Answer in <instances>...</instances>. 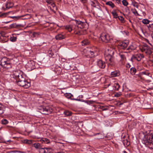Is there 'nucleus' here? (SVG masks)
Returning <instances> with one entry per match:
<instances>
[{
    "instance_id": "473e14b6",
    "label": "nucleus",
    "mask_w": 153,
    "mask_h": 153,
    "mask_svg": "<svg viewBox=\"0 0 153 153\" xmlns=\"http://www.w3.org/2000/svg\"><path fill=\"white\" fill-rule=\"evenodd\" d=\"M42 140L43 142L46 144H48L50 143L49 140L46 138H43L42 139Z\"/></svg>"
},
{
    "instance_id": "412c9836",
    "label": "nucleus",
    "mask_w": 153,
    "mask_h": 153,
    "mask_svg": "<svg viewBox=\"0 0 153 153\" xmlns=\"http://www.w3.org/2000/svg\"><path fill=\"white\" fill-rule=\"evenodd\" d=\"M113 87L114 90L118 91L119 89L120 86L118 83H115L113 85Z\"/></svg>"
},
{
    "instance_id": "1a4fd4ad",
    "label": "nucleus",
    "mask_w": 153,
    "mask_h": 153,
    "mask_svg": "<svg viewBox=\"0 0 153 153\" xmlns=\"http://www.w3.org/2000/svg\"><path fill=\"white\" fill-rule=\"evenodd\" d=\"M143 58L144 56L143 54H138L133 56L131 58V60L132 61L135 60L140 61Z\"/></svg>"
},
{
    "instance_id": "37998d69",
    "label": "nucleus",
    "mask_w": 153,
    "mask_h": 153,
    "mask_svg": "<svg viewBox=\"0 0 153 153\" xmlns=\"http://www.w3.org/2000/svg\"><path fill=\"white\" fill-rule=\"evenodd\" d=\"M132 4L134 7H136L137 8H138V5L137 3L135 1L132 2Z\"/></svg>"
},
{
    "instance_id": "79ce46f5",
    "label": "nucleus",
    "mask_w": 153,
    "mask_h": 153,
    "mask_svg": "<svg viewBox=\"0 0 153 153\" xmlns=\"http://www.w3.org/2000/svg\"><path fill=\"white\" fill-rule=\"evenodd\" d=\"M123 4L125 6H127L128 3L126 0H123L122 1Z\"/></svg>"
},
{
    "instance_id": "5701e85b",
    "label": "nucleus",
    "mask_w": 153,
    "mask_h": 153,
    "mask_svg": "<svg viewBox=\"0 0 153 153\" xmlns=\"http://www.w3.org/2000/svg\"><path fill=\"white\" fill-rule=\"evenodd\" d=\"M33 146L36 149H39L41 148L40 144L39 143H34L33 144Z\"/></svg>"
},
{
    "instance_id": "ddd939ff",
    "label": "nucleus",
    "mask_w": 153,
    "mask_h": 153,
    "mask_svg": "<svg viewBox=\"0 0 153 153\" xmlns=\"http://www.w3.org/2000/svg\"><path fill=\"white\" fill-rule=\"evenodd\" d=\"M23 27V26L22 25L18 24L15 23L10 25L9 26V28L12 29L15 28L16 29H19Z\"/></svg>"
},
{
    "instance_id": "a19ab883",
    "label": "nucleus",
    "mask_w": 153,
    "mask_h": 153,
    "mask_svg": "<svg viewBox=\"0 0 153 153\" xmlns=\"http://www.w3.org/2000/svg\"><path fill=\"white\" fill-rule=\"evenodd\" d=\"M142 75H145L147 76H149L150 73L148 71H143L141 72Z\"/></svg>"
},
{
    "instance_id": "f8f14e48",
    "label": "nucleus",
    "mask_w": 153,
    "mask_h": 153,
    "mask_svg": "<svg viewBox=\"0 0 153 153\" xmlns=\"http://www.w3.org/2000/svg\"><path fill=\"white\" fill-rule=\"evenodd\" d=\"M97 65L101 68H104L105 66V63L101 60H99L97 62Z\"/></svg>"
},
{
    "instance_id": "f3484780",
    "label": "nucleus",
    "mask_w": 153,
    "mask_h": 153,
    "mask_svg": "<svg viewBox=\"0 0 153 153\" xmlns=\"http://www.w3.org/2000/svg\"><path fill=\"white\" fill-rule=\"evenodd\" d=\"M120 75V72L119 71H115L111 73V76L112 77H115L118 76Z\"/></svg>"
},
{
    "instance_id": "cd10ccee",
    "label": "nucleus",
    "mask_w": 153,
    "mask_h": 153,
    "mask_svg": "<svg viewBox=\"0 0 153 153\" xmlns=\"http://www.w3.org/2000/svg\"><path fill=\"white\" fill-rule=\"evenodd\" d=\"M106 4L111 6L112 8H113L115 6L113 3L111 1H108L106 3Z\"/></svg>"
},
{
    "instance_id": "a878e982",
    "label": "nucleus",
    "mask_w": 153,
    "mask_h": 153,
    "mask_svg": "<svg viewBox=\"0 0 153 153\" xmlns=\"http://www.w3.org/2000/svg\"><path fill=\"white\" fill-rule=\"evenodd\" d=\"M111 13L114 18L117 19V18H118L119 16H118V15L117 13L115 11H112Z\"/></svg>"
},
{
    "instance_id": "bb28decb",
    "label": "nucleus",
    "mask_w": 153,
    "mask_h": 153,
    "mask_svg": "<svg viewBox=\"0 0 153 153\" xmlns=\"http://www.w3.org/2000/svg\"><path fill=\"white\" fill-rule=\"evenodd\" d=\"M136 69L134 68H131L130 72L132 75L135 74L136 72Z\"/></svg>"
},
{
    "instance_id": "f704fd0d",
    "label": "nucleus",
    "mask_w": 153,
    "mask_h": 153,
    "mask_svg": "<svg viewBox=\"0 0 153 153\" xmlns=\"http://www.w3.org/2000/svg\"><path fill=\"white\" fill-rule=\"evenodd\" d=\"M122 95L121 92H119L116 93L114 94V96L116 97H119L120 96Z\"/></svg>"
},
{
    "instance_id": "7c9ffc66",
    "label": "nucleus",
    "mask_w": 153,
    "mask_h": 153,
    "mask_svg": "<svg viewBox=\"0 0 153 153\" xmlns=\"http://www.w3.org/2000/svg\"><path fill=\"white\" fill-rule=\"evenodd\" d=\"M64 114L67 116H70L71 115V112L68 111H66L64 112Z\"/></svg>"
},
{
    "instance_id": "72a5a7b5",
    "label": "nucleus",
    "mask_w": 153,
    "mask_h": 153,
    "mask_svg": "<svg viewBox=\"0 0 153 153\" xmlns=\"http://www.w3.org/2000/svg\"><path fill=\"white\" fill-rule=\"evenodd\" d=\"M149 30L153 32V24H149L148 26Z\"/></svg>"
},
{
    "instance_id": "680f3d73",
    "label": "nucleus",
    "mask_w": 153,
    "mask_h": 153,
    "mask_svg": "<svg viewBox=\"0 0 153 153\" xmlns=\"http://www.w3.org/2000/svg\"><path fill=\"white\" fill-rule=\"evenodd\" d=\"M152 39L153 40V36H152Z\"/></svg>"
},
{
    "instance_id": "0e129e2a",
    "label": "nucleus",
    "mask_w": 153,
    "mask_h": 153,
    "mask_svg": "<svg viewBox=\"0 0 153 153\" xmlns=\"http://www.w3.org/2000/svg\"><path fill=\"white\" fill-rule=\"evenodd\" d=\"M149 44L150 45H151V44H150V43H149Z\"/></svg>"
},
{
    "instance_id": "4be33fe9",
    "label": "nucleus",
    "mask_w": 153,
    "mask_h": 153,
    "mask_svg": "<svg viewBox=\"0 0 153 153\" xmlns=\"http://www.w3.org/2000/svg\"><path fill=\"white\" fill-rule=\"evenodd\" d=\"M82 45H89L90 42L88 39H85L82 42Z\"/></svg>"
},
{
    "instance_id": "8fccbe9b",
    "label": "nucleus",
    "mask_w": 153,
    "mask_h": 153,
    "mask_svg": "<svg viewBox=\"0 0 153 153\" xmlns=\"http://www.w3.org/2000/svg\"><path fill=\"white\" fill-rule=\"evenodd\" d=\"M126 66L127 68H129L131 67V65L129 64V63H128L126 64Z\"/></svg>"
},
{
    "instance_id": "ea45409f",
    "label": "nucleus",
    "mask_w": 153,
    "mask_h": 153,
    "mask_svg": "<svg viewBox=\"0 0 153 153\" xmlns=\"http://www.w3.org/2000/svg\"><path fill=\"white\" fill-rule=\"evenodd\" d=\"M65 97L67 98H70L72 96V95L70 93H66L65 94Z\"/></svg>"
},
{
    "instance_id": "f257e3e1",
    "label": "nucleus",
    "mask_w": 153,
    "mask_h": 153,
    "mask_svg": "<svg viewBox=\"0 0 153 153\" xmlns=\"http://www.w3.org/2000/svg\"><path fill=\"white\" fill-rule=\"evenodd\" d=\"M23 74L20 70L14 71L10 75L11 79L13 82H16L19 86L27 88L30 86V83L25 79Z\"/></svg>"
},
{
    "instance_id": "3c124183",
    "label": "nucleus",
    "mask_w": 153,
    "mask_h": 153,
    "mask_svg": "<svg viewBox=\"0 0 153 153\" xmlns=\"http://www.w3.org/2000/svg\"><path fill=\"white\" fill-rule=\"evenodd\" d=\"M51 5L52 6L54 7H55L56 6V5L55 4H54L53 1V3H52V4H51Z\"/></svg>"
},
{
    "instance_id": "2eb2a0df",
    "label": "nucleus",
    "mask_w": 153,
    "mask_h": 153,
    "mask_svg": "<svg viewBox=\"0 0 153 153\" xmlns=\"http://www.w3.org/2000/svg\"><path fill=\"white\" fill-rule=\"evenodd\" d=\"M128 44V42L127 41L126 42H123L120 43L119 44V46L121 48L124 49L127 46Z\"/></svg>"
},
{
    "instance_id": "6e6d98bb",
    "label": "nucleus",
    "mask_w": 153,
    "mask_h": 153,
    "mask_svg": "<svg viewBox=\"0 0 153 153\" xmlns=\"http://www.w3.org/2000/svg\"><path fill=\"white\" fill-rule=\"evenodd\" d=\"M111 85L110 84H109L107 85V86L109 87V86H110Z\"/></svg>"
},
{
    "instance_id": "f03ea898",
    "label": "nucleus",
    "mask_w": 153,
    "mask_h": 153,
    "mask_svg": "<svg viewBox=\"0 0 153 153\" xmlns=\"http://www.w3.org/2000/svg\"><path fill=\"white\" fill-rule=\"evenodd\" d=\"M16 58L9 59L6 57H0V65L7 69L11 68V65L15 64V59Z\"/></svg>"
},
{
    "instance_id": "09e8293b",
    "label": "nucleus",
    "mask_w": 153,
    "mask_h": 153,
    "mask_svg": "<svg viewBox=\"0 0 153 153\" xmlns=\"http://www.w3.org/2000/svg\"><path fill=\"white\" fill-rule=\"evenodd\" d=\"M10 17V18H12L13 19H14V18H15V19H19L20 17H21V16H10L9 17Z\"/></svg>"
},
{
    "instance_id": "9d476101",
    "label": "nucleus",
    "mask_w": 153,
    "mask_h": 153,
    "mask_svg": "<svg viewBox=\"0 0 153 153\" xmlns=\"http://www.w3.org/2000/svg\"><path fill=\"white\" fill-rule=\"evenodd\" d=\"M75 22L78 27H79L81 29H82L83 28H84L85 26L87 25V23L86 22H82L80 21L75 20Z\"/></svg>"
},
{
    "instance_id": "13d9d810",
    "label": "nucleus",
    "mask_w": 153,
    "mask_h": 153,
    "mask_svg": "<svg viewBox=\"0 0 153 153\" xmlns=\"http://www.w3.org/2000/svg\"><path fill=\"white\" fill-rule=\"evenodd\" d=\"M10 22H5V23H6V24H7V23H9Z\"/></svg>"
},
{
    "instance_id": "de8ad7c7",
    "label": "nucleus",
    "mask_w": 153,
    "mask_h": 153,
    "mask_svg": "<svg viewBox=\"0 0 153 153\" xmlns=\"http://www.w3.org/2000/svg\"><path fill=\"white\" fill-rule=\"evenodd\" d=\"M100 108L103 111L107 110V108H105L103 106H100Z\"/></svg>"
},
{
    "instance_id": "49530a36",
    "label": "nucleus",
    "mask_w": 153,
    "mask_h": 153,
    "mask_svg": "<svg viewBox=\"0 0 153 153\" xmlns=\"http://www.w3.org/2000/svg\"><path fill=\"white\" fill-rule=\"evenodd\" d=\"M53 0H46V1L48 4H52V3L53 1Z\"/></svg>"
},
{
    "instance_id": "6e6552de",
    "label": "nucleus",
    "mask_w": 153,
    "mask_h": 153,
    "mask_svg": "<svg viewBox=\"0 0 153 153\" xmlns=\"http://www.w3.org/2000/svg\"><path fill=\"white\" fill-rule=\"evenodd\" d=\"M73 30L74 31L75 34L78 35H81L83 34V30L81 29L78 26L76 25L74 26H73Z\"/></svg>"
},
{
    "instance_id": "4d7b16f0",
    "label": "nucleus",
    "mask_w": 153,
    "mask_h": 153,
    "mask_svg": "<svg viewBox=\"0 0 153 153\" xmlns=\"http://www.w3.org/2000/svg\"><path fill=\"white\" fill-rule=\"evenodd\" d=\"M11 142V140H9L8 141V142Z\"/></svg>"
},
{
    "instance_id": "0eeeda50",
    "label": "nucleus",
    "mask_w": 153,
    "mask_h": 153,
    "mask_svg": "<svg viewBox=\"0 0 153 153\" xmlns=\"http://www.w3.org/2000/svg\"><path fill=\"white\" fill-rule=\"evenodd\" d=\"M142 52L145 53L147 55H150L152 53V49L147 45H143L140 48Z\"/></svg>"
},
{
    "instance_id": "a18cd8bd",
    "label": "nucleus",
    "mask_w": 153,
    "mask_h": 153,
    "mask_svg": "<svg viewBox=\"0 0 153 153\" xmlns=\"http://www.w3.org/2000/svg\"><path fill=\"white\" fill-rule=\"evenodd\" d=\"M119 19L121 21V22H124V18L122 16H119L118 18H117Z\"/></svg>"
},
{
    "instance_id": "864d4df0",
    "label": "nucleus",
    "mask_w": 153,
    "mask_h": 153,
    "mask_svg": "<svg viewBox=\"0 0 153 153\" xmlns=\"http://www.w3.org/2000/svg\"><path fill=\"white\" fill-rule=\"evenodd\" d=\"M57 153H64L62 152H58Z\"/></svg>"
},
{
    "instance_id": "5fc2aeb1",
    "label": "nucleus",
    "mask_w": 153,
    "mask_h": 153,
    "mask_svg": "<svg viewBox=\"0 0 153 153\" xmlns=\"http://www.w3.org/2000/svg\"><path fill=\"white\" fill-rule=\"evenodd\" d=\"M122 153H127L126 151H124Z\"/></svg>"
},
{
    "instance_id": "58836bf2",
    "label": "nucleus",
    "mask_w": 153,
    "mask_h": 153,
    "mask_svg": "<svg viewBox=\"0 0 153 153\" xmlns=\"http://www.w3.org/2000/svg\"><path fill=\"white\" fill-rule=\"evenodd\" d=\"M16 37L15 36H12L10 37V39L11 41L12 42H15L16 40Z\"/></svg>"
},
{
    "instance_id": "b1692460",
    "label": "nucleus",
    "mask_w": 153,
    "mask_h": 153,
    "mask_svg": "<svg viewBox=\"0 0 153 153\" xmlns=\"http://www.w3.org/2000/svg\"><path fill=\"white\" fill-rule=\"evenodd\" d=\"M1 123L2 124L5 125L8 123V121L5 119H3L1 120Z\"/></svg>"
},
{
    "instance_id": "c9c22d12",
    "label": "nucleus",
    "mask_w": 153,
    "mask_h": 153,
    "mask_svg": "<svg viewBox=\"0 0 153 153\" xmlns=\"http://www.w3.org/2000/svg\"><path fill=\"white\" fill-rule=\"evenodd\" d=\"M149 21L146 19H144L142 20V22L145 24H147L149 23Z\"/></svg>"
},
{
    "instance_id": "e433bc0d",
    "label": "nucleus",
    "mask_w": 153,
    "mask_h": 153,
    "mask_svg": "<svg viewBox=\"0 0 153 153\" xmlns=\"http://www.w3.org/2000/svg\"><path fill=\"white\" fill-rule=\"evenodd\" d=\"M96 2V1H91L90 2V4L92 6H93V7H96V5L95 3Z\"/></svg>"
},
{
    "instance_id": "2f4dec72",
    "label": "nucleus",
    "mask_w": 153,
    "mask_h": 153,
    "mask_svg": "<svg viewBox=\"0 0 153 153\" xmlns=\"http://www.w3.org/2000/svg\"><path fill=\"white\" fill-rule=\"evenodd\" d=\"M24 143L30 144L32 143V141L26 139L24 140Z\"/></svg>"
},
{
    "instance_id": "e2e57ef3",
    "label": "nucleus",
    "mask_w": 153,
    "mask_h": 153,
    "mask_svg": "<svg viewBox=\"0 0 153 153\" xmlns=\"http://www.w3.org/2000/svg\"><path fill=\"white\" fill-rule=\"evenodd\" d=\"M82 1H85V0H82Z\"/></svg>"
},
{
    "instance_id": "338daca9",
    "label": "nucleus",
    "mask_w": 153,
    "mask_h": 153,
    "mask_svg": "<svg viewBox=\"0 0 153 153\" xmlns=\"http://www.w3.org/2000/svg\"><path fill=\"white\" fill-rule=\"evenodd\" d=\"M152 62H153V61H152Z\"/></svg>"
},
{
    "instance_id": "7ed1b4c3",
    "label": "nucleus",
    "mask_w": 153,
    "mask_h": 153,
    "mask_svg": "<svg viewBox=\"0 0 153 153\" xmlns=\"http://www.w3.org/2000/svg\"><path fill=\"white\" fill-rule=\"evenodd\" d=\"M115 50L111 48L108 49L106 51L105 54V60L111 65L114 64V57L113 55L114 54Z\"/></svg>"
},
{
    "instance_id": "c756f323",
    "label": "nucleus",
    "mask_w": 153,
    "mask_h": 153,
    "mask_svg": "<svg viewBox=\"0 0 153 153\" xmlns=\"http://www.w3.org/2000/svg\"><path fill=\"white\" fill-rule=\"evenodd\" d=\"M87 52L88 55L90 57H93L94 56V52L93 51H88Z\"/></svg>"
},
{
    "instance_id": "20e7f679",
    "label": "nucleus",
    "mask_w": 153,
    "mask_h": 153,
    "mask_svg": "<svg viewBox=\"0 0 153 153\" xmlns=\"http://www.w3.org/2000/svg\"><path fill=\"white\" fill-rule=\"evenodd\" d=\"M144 137L143 143L149 148L153 149V134H149Z\"/></svg>"
},
{
    "instance_id": "c85d7f7f",
    "label": "nucleus",
    "mask_w": 153,
    "mask_h": 153,
    "mask_svg": "<svg viewBox=\"0 0 153 153\" xmlns=\"http://www.w3.org/2000/svg\"><path fill=\"white\" fill-rule=\"evenodd\" d=\"M65 28L70 32H71L72 30H73V27H71V25L66 26Z\"/></svg>"
},
{
    "instance_id": "4468645a",
    "label": "nucleus",
    "mask_w": 153,
    "mask_h": 153,
    "mask_svg": "<svg viewBox=\"0 0 153 153\" xmlns=\"http://www.w3.org/2000/svg\"><path fill=\"white\" fill-rule=\"evenodd\" d=\"M35 62L33 61H30L27 64V66L30 68L31 70L34 68Z\"/></svg>"
},
{
    "instance_id": "6ab92c4d",
    "label": "nucleus",
    "mask_w": 153,
    "mask_h": 153,
    "mask_svg": "<svg viewBox=\"0 0 153 153\" xmlns=\"http://www.w3.org/2000/svg\"><path fill=\"white\" fill-rule=\"evenodd\" d=\"M50 149L48 148H41L39 150L40 153H48Z\"/></svg>"
},
{
    "instance_id": "aec40b11",
    "label": "nucleus",
    "mask_w": 153,
    "mask_h": 153,
    "mask_svg": "<svg viewBox=\"0 0 153 153\" xmlns=\"http://www.w3.org/2000/svg\"><path fill=\"white\" fill-rule=\"evenodd\" d=\"M125 52H122L119 53V55L121 58V60L124 61L126 59V57L125 54Z\"/></svg>"
},
{
    "instance_id": "dca6fc26",
    "label": "nucleus",
    "mask_w": 153,
    "mask_h": 153,
    "mask_svg": "<svg viewBox=\"0 0 153 153\" xmlns=\"http://www.w3.org/2000/svg\"><path fill=\"white\" fill-rule=\"evenodd\" d=\"M65 38V35L62 34H59L55 36V38L57 40H61Z\"/></svg>"
},
{
    "instance_id": "9b49d317",
    "label": "nucleus",
    "mask_w": 153,
    "mask_h": 153,
    "mask_svg": "<svg viewBox=\"0 0 153 153\" xmlns=\"http://www.w3.org/2000/svg\"><path fill=\"white\" fill-rule=\"evenodd\" d=\"M13 6V3L10 1H7V2L6 3V7L5 8L4 7H2V9L4 10H5L7 9L12 7Z\"/></svg>"
},
{
    "instance_id": "39448f33",
    "label": "nucleus",
    "mask_w": 153,
    "mask_h": 153,
    "mask_svg": "<svg viewBox=\"0 0 153 153\" xmlns=\"http://www.w3.org/2000/svg\"><path fill=\"white\" fill-rule=\"evenodd\" d=\"M39 110L40 112L42 114H49L51 113L52 110L48 106H42L40 107Z\"/></svg>"
},
{
    "instance_id": "a211bd4d",
    "label": "nucleus",
    "mask_w": 153,
    "mask_h": 153,
    "mask_svg": "<svg viewBox=\"0 0 153 153\" xmlns=\"http://www.w3.org/2000/svg\"><path fill=\"white\" fill-rule=\"evenodd\" d=\"M122 142L124 145L125 146H128L130 145V143L128 141V138H124L122 140Z\"/></svg>"
},
{
    "instance_id": "4c0bfd02",
    "label": "nucleus",
    "mask_w": 153,
    "mask_h": 153,
    "mask_svg": "<svg viewBox=\"0 0 153 153\" xmlns=\"http://www.w3.org/2000/svg\"><path fill=\"white\" fill-rule=\"evenodd\" d=\"M135 49V48L134 47L133 45H131L129 46L127 49V50L129 51L133 50Z\"/></svg>"
},
{
    "instance_id": "052dcab7",
    "label": "nucleus",
    "mask_w": 153,
    "mask_h": 153,
    "mask_svg": "<svg viewBox=\"0 0 153 153\" xmlns=\"http://www.w3.org/2000/svg\"><path fill=\"white\" fill-rule=\"evenodd\" d=\"M50 54H51V56H52V54H51V53H50Z\"/></svg>"
},
{
    "instance_id": "393cba45",
    "label": "nucleus",
    "mask_w": 153,
    "mask_h": 153,
    "mask_svg": "<svg viewBox=\"0 0 153 153\" xmlns=\"http://www.w3.org/2000/svg\"><path fill=\"white\" fill-rule=\"evenodd\" d=\"M4 108L3 105L0 103V115L4 113Z\"/></svg>"
},
{
    "instance_id": "423d86ee",
    "label": "nucleus",
    "mask_w": 153,
    "mask_h": 153,
    "mask_svg": "<svg viewBox=\"0 0 153 153\" xmlns=\"http://www.w3.org/2000/svg\"><path fill=\"white\" fill-rule=\"evenodd\" d=\"M100 38L103 42L105 43L109 42L112 39L108 34L105 33H102L100 36Z\"/></svg>"
},
{
    "instance_id": "603ef678",
    "label": "nucleus",
    "mask_w": 153,
    "mask_h": 153,
    "mask_svg": "<svg viewBox=\"0 0 153 153\" xmlns=\"http://www.w3.org/2000/svg\"><path fill=\"white\" fill-rule=\"evenodd\" d=\"M73 100H77V101H80V99H73Z\"/></svg>"
},
{
    "instance_id": "c03bdc74",
    "label": "nucleus",
    "mask_w": 153,
    "mask_h": 153,
    "mask_svg": "<svg viewBox=\"0 0 153 153\" xmlns=\"http://www.w3.org/2000/svg\"><path fill=\"white\" fill-rule=\"evenodd\" d=\"M131 11L135 15H136V14H137V15H138V13L137 12L136 10L134 9H132L131 10Z\"/></svg>"
},
{
    "instance_id": "bf43d9fd",
    "label": "nucleus",
    "mask_w": 153,
    "mask_h": 153,
    "mask_svg": "<svg viewBox=\"0 0 153 153\" xmlns=\"http://www.w3.org/2000/svg\"><path fill=\"white\" fill-rule=\"evenodd\" d=\"M1 71V67H0V71Z\"/></svg>"
},
{
    "instance_id": "69168bd1",
    "label": "nucleus",
    "mask_w": 153,
    "mask_h": 153,
    "mask_svg": "<svg viewBox=\"0 0 153 153\" xmlns=\"http://www.w3.org/2000/svg\"><path fill=\"white\" fill-rule=\"evenodd\" d=\"M8 126H7V127H8Z\"/></svg>"
}]
</instances>
